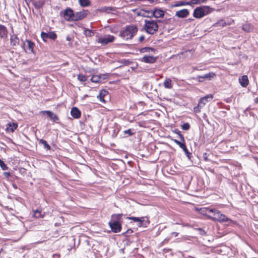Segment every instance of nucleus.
Segmentation results:
<instances>
[{"label":"nucleus","instance_id":"72a5a7b5","mask_svg":"<svg viewBox=\"0 0 258 258\" xmlns=\"http://www.w3.org/2000/svg\"><path fill=\"white\" fill-rule=\"evenodd\" d=\"M77 79L79 81L82 82H86L87 80V77L82 74H79L77 76Z\"/></svg>","mask_w":258,"mask_h":258},{"label":"nucleus","instance_id":"dca6fc26","mask_svg":"<svg viewBox=\"0 0 258 258\" xmlns=\"http://www.w3.org/2000/svg\"><path fill=\"white\" fill-rule=\"evenodd\" d=\"M20 40L16 34H13L10 36V45L14 48L18 46Z\"/></svg>","mask_w":258,"mask_h":258},{"label":"nucleus","instance_id":"f8f14e48","mask_svg":"<svg viewBox=\"0 0 258 258\" xmlns=\"http://www.w3.org/2000/svg\"><path fill=\"white\" fill-rule=\"evenodd\" d=\"M88 14V10H82L80 12L74 13V21L81 20L87 17Z\"/></svg>","mask_w":258,"mask_h":258},{"label":"nucleus","instance_id":"a211bd4d","mask_svg":"<svg viewBox=\"0 0 258 258\" xmlns=\"http://www.w3.org/2000/svg\"><path fill=\"white\" fill-rule=\"evenodd\" d=\"M139 219L140 220L138 224L139 227L143 226L147 227L150 224V222L148 217L147 216L139 217Z\"/></svg>","mask_w":258,"mask_h":258},{"label":"nucleus","instance_id":"4be33fe9","mask_svg":"<svg viewBox=\"0 0 258 258\" xmlns=\"http://www.w3.org/2000/svg\"><path fill=\"white\" fill-rule=\"evenodd\" d=\"M71 114L74 118H79L81 115L80 110L76 107H73L71 110Z\"/></svg>","mask_w":258,"mask_h":258},{"label":"nucleus","instance_id":"20e7f679","mask_svg":"<svg viewBox=\"0 0 258 258\" xmlns=\"http://www.w3.org/2000/svg\"><path fill=\"white\" fill-rule=\"evenodd\" d=\"M158 22H160V21L145 20L143 28V30L149 34L153 35L155 34L158 31L159 28Z\"/></svg>","mask_w":258,"mask_h":258},{"label":"nucleus","instance_id":"2eb2a0df","mask_svg":"<svg viewBox=\"0 0 258 258\" xmlns=\"http://www.w3.org/2000/svg\"><path fill=\"white\" fill-rule=\"evenodd\" d=\"M172 141L176 144L178 145L179 147L183 150L185 154H187L189 153L185 144L184 138H183V140H180V141H179L176 139H172Z\"/></svg>","mask_w":258,"mask_h":258},{"label":"nucleus","instance_id":"79ce46f5","mask_svg":"<svg viewBox=\"0 0 258 258\" xmlns=\"http://www.w3.org/2000/svg\"><path fill=\"white\" fill-rule=\"evenodd\" d=\"M145 39V36L144 35L141 36L139 38V41L140 42H142Z\"/></svg>","mask_w":258,"mask_h":258},{"label":"nucleus","instance_id":"bb28decb","mask_svg":"<svg viewBox=\"0 0 258 258\" xmlns=\"http://www.w3.org/2000/svg\"><path fill=\"white\" fill-rule=\"evenodd\" d=\"M163 86L166 89H171L173 87V83L171 79L166 78L163 82Z\"/></svg>","mask_w":258,"mask_h":258},{"label":"nucleus","instance_id":"cd10ccee","mask_svg":"<svg viewBox=\"0 0 258 258\" xmlns=\"http://www.w3.org/2000/svg\"><path fill=\"white\" fill-rule=\"evenodd\" d=\"M44 214H42V210L41 209H37L34 211L33 217L36 218H43Z\"/></svg>","mask_w":258,"mask_h":258},{"label":"nucleus","instance_id":"423d86ee","mask_svg":"<svg viewBox=\"0 0 258 258\" xmlns=\"http://www.w3.org/2000/svg\"><path fill=\"white\" fill-rule=\"evenodd\" d=\"M213 98V95L211 94L202 97L200 99L198 105L194 108V112L195 113H200L201 111V109L204 107L208 102L211 101Z\"/></svg>","mask_w":258,"mask_h":258},{"label":"nucleus","instance_id":"412c9836","mask_svg":"<svg viewBox=\"0 0 258 258\" xmlns=\"http://www.w3.org/2000/svg\"><path fill=\"white\" fill-rule=\"evenodd\" d=\"M106 75H93L90 79L91 81L93 83H100L101 82L102 79H104L105 78L104 77Z\"/></svg>","mask_w":258,"mask_h":258},{"label":"nucleus","instance_id":"e433bc0d","mask_svg":"<svg viewBox=\"0 0 258 258\" xmlns=\"http://www.w3.org/2000/svg\"><path fill=\"white\" fill-rule=\"evenodd\" d=\"M126 219L128 220H131L134 222H139V217H127L126 218Z\"/></svg>","mask_w":258,"mask_h":258},{"label":"nucleus","instance_id":"ea45409f","mask_svg":"<svg viewBox=\"0 0 258 258\" xmlns=\"http://www.w3.org/2000/svg\"><path fill=\"white\" fill-rule=\"evenodd\" d=\"M204 0H191V2L193 4H200L201 3H204Z\"/></svg>","mask_w":258,"mask_h":258},{"label":"nucleus","instance_id":"a18cd8bd","mask_svg":"<svg viewBox=\"0 0 258 258\" xmlns=\"http://www.w3.org/2000/svg\"><path fill=\"white\" fill-rule=\"evenodd\" d=\"M26 4H27V5H29V4L32 1V0H24Z\"/></svg>","mask_w":258,"mask_h":258},{"label":"nucleus","instance_id":"c85d7f7f","mask_svg":"<svg viewBox=\"0 0 258 258\" xmlns=\"http://www.w3.org/2000/svg\"><path fill=\"white\" fill-rule=\"evenodd\" d=\"M141 53H146V52H155L156 51V49L154 48L150 47H145L141 48L140 50Z\"/></svg>","mask_w":258,"mask_h":258},{"label":"nucleus","instance_id":"de8ad7c7","mask_svg":"<svg viewBox=\"0 0 258 258\" xmlns=\"http://www.w3.org/2000/svg\"><path fill=\"white\" fill-rule=\"evenodd\" d=\"M255 102L256 103H258V98H255Z\"/></svg>","mask_w":258,"mask_h":258},{"label":"nucleus","instance_id":"1a4fd4ad","mask_svg":"<svg viewBox=\"0 0 258 258\" xmlns=\"http://www.w3.org/2000/svg\"><path fill=\"white\" fill-rule=\"evenodd\" d=\"M35 43L30 40L26 39L25 42L23 43V48L25 51L29 53H34V47Z\"/></svg>","mask_w":258,"mask_h":258},{"label":"nucleus","instance_id":"8fccbe9b","mask_svg":"<svg viewBox=\"0 0 258 258\" xmlns=\"http://www.w3.org/2000/svg\"><path fill=\"white\" fill-rule=\"evenodd\" d=\"M9 174H10V173H7V175H9Z\"/></svg>","mask_w":258,"mask_h":258},{"label":"nucleus","instance_id":"9d476101","mask_svg":"<svg viewBox=\"0 0 258 258\" xmlns=\"http://www.w3.org/2000/svg\"><path fill=\"white\" fill-rule=\"evenodd\" d=\"M115 39V38L114 36L111 35H107L104 37H99L97 42L103 45H106L109 43L113 42Z\"/></svg>","mask_w":258,"mask_h":258},{"label":"nucleus","instance_id":"a878e982","mask_svg":"<svg viewBox=\"0 0 258 258\" xmlns=\"http://www.w3.org/2000/svg\"><path fill=\"white\" fill-rule=\"evenodd\" d=\"M215 76V73L211 72L204 76H198L197 78L200 82H203L206 79L213 78Z\"/></svg>","mask_w":258,"mask_h":258},{"label":"nucleus","instance_id":"aec40b11","mask_svg":"<svg viewBox=\"0 0 258 258\" xmlns=\"http://www.w3.org/2000/svg\"><path fill=\"white\" fill-rule=\"evenodd\" d=\"M45 0H37L32 2V5L34 8L39 10L42 8L45 4Z\"/></svg>","mask_w":258,"mask_h":258},{"label":"nucleus","instance_id":"58836bf2","mask_svg":"<svg viewBox=\"0 0 258 258\" xmlns=\"http://www.w3.org/2000/svg\"><path fill=\"white\" fill-rule=\"evenodd\" d=\"M174 133L177 134L179 137L180 140H183L184 136L181 134V132L178 130H175Z\"/></svg>","mask_w":258,"mask_h":258},{"label":"nucleus","instance_id":"ddd939ff","mask_svg":"<svg viewBox=\"0 0 258 258\" xmlns=\"http://www.w3.org/2000/svg\"><path fill=\"white\" fill-rule=\"evenodd\" d=\"M157 56H154L153 55H145L140 58V61L146 63H154L156 62L157 60Z\"/></svg>","mask_w":258,"mask_h":258},{"label":"nucleus","instance_id":"a19ab883","mask_svg":"<svg viewBox=\"0 0 258 258\" xmlns=\"http://www.w3.org/2000/svg\"><path fill=\"white\" fill-rule=\"evenodd\" d=\"M125 134H128L129 136H132L134 134V133L132 132V130L128 129L124 131Z\"/></svg>","mask_w":258,"mask_h":258},{"label":"nucleus","instance_id":"f704fd0d","mask_svg":"<svg viewBox=\"0 0 258 258\" xmlns=\"http://www.w3.org/2000/svg\"><path fill=\"white\" fill-rule=\"evenodd\" d=\"M84 34L85 35V36L88 37H92L94 35L93 31L87 28L85 29L84 31Z\"/></svg>","mask_w":258,"mask_h":258},{"label":"nucleus","instance_id":"4c0bfd02","mask_svg":"<svg viewBox=\"0 0 258 258\" xmlns=\"http://www.w3.org/2000/svg\"><path fill=\"white\" fill-rule=\"evenodd\" d=\"M0 166L3 170H7L8 169V167L6 164L1 159H0Z\"/></svg>","mask_w":258,"mask_h":258},{"label":"nucleus","instance_id":"f03ea898","mask_svg":"<svg viewBox=\"0 0 258 258\" xmlns=\"http://www.w3.org/2000/svg\"><path fill=\"white\" fill-rule=\"evenodd\" d=\"M138 28L135 25H126L120 32L119 36L125 40L132 39L136 35Z\"/></svg>","mask_w":258,"mask_h":258},{"label":"nucleus","instance_id":"c756f323","mask_svg":"<svg viewBox=\"0 0 258 258\" xmlns=\"http://www.w3.org/2000/svg\"><path fill=\"white\" fill-rule=\"evenodd\" d=\"M226 25H227V23L224 20L220 19V20H219L216 23L214 24L213 26L214 27H219V26L223 27L225 26Z\"/></svg>","mask_w":258,"mask_h":258},{"label":"nucleus","instance_id":"37998d69","mask_svg":"<svg viewBox=\"0 0 258 258\" xmlns=\"http://www.w3.org/2000/svg\"><path fill=\"white\" fill-rule=\"evenodd\" d=\"M179 4L180 5V6H185V5H188L189 3H188V2H180Z\"/></svg>","mask_w":258,"mask_h":258},{"label":"nucleus","instance_id":"39448f33","mask_svg":"<svg viewBox=\"0 0 258 258\" xmlns=\"http://www.w3.org/2000/svg\"><path fill=\"white\" fill-rule=\"evenodd\" d=\"M210 9L208 6L197 7L194 11L193 16L197 19L202 18L211 13Z\"/></svg>","mask_w":258,"mask_h":258},{"label":"nucleus","instance_id":"09e8293b","mask_svg":"<svg viewBox=\"0 0 258 258\" xmlns=\"http://www.w3.org/2000/svg\"><path fill=\"white\" fill-rule=\"evenodd\" d=\"M231 24V23H228L227 24V25H230Z\"/></svg>","mask_w":258,"mask_h":258},{"label":"nucleus","instance_id":"7c9ffc66","mask_svg":"<svg viewBox=\"0 0 258 258\" xmlns=\"http://www.w3.org/2000/svg\"><path fill=\"white\" fill-rule=\"evenodd\" d=\"M242 29L246 32H250L252 30V27L251 25L248 23H246L243 25Z\"/></svg>","mask_w":258,"mask_h":258},{"label":"nucleus","instance_id":"b1692460","mask_svg":"<svg viewBox=\"0 0 258 258\" xmlns=\"http://www.w3.org/2000/svg\"><path fill=\"white\" fill-rule=\"evenodd\" d=\"M189 15V11L187 9H184L178 11L176 13V16L179 18H185Z\"/></svg>","mask_w":258,"mask_h":258},{"label":"nucleus","instance_id":"9b49d317","mask_svg":"<svg viewBox=\"0 0 258 258\" xmlns=\"http://www.w3.org/2000/svg\"><path fill=\"white\" fill-rule=\"evenodd\" d=\"M41 37L44 41L46 42L48 39H50L53 40H55L57 38V35L53 31L49 32L48 33L41 32Z\"/></svg>","mask_w":258,"mask_h":258},{"label":"nucleus","instance_id":"c03bdc74","mask_svg":"<svg viewBox=\"0 0 258 258\" xmlns=\"http://www.w3.org/2000/svg\"><path fill=\"white\" fill-rule=\"evenodd\" d=\"M171 234L172 235V236L177 237L178 235V233L176 232H173L171 233Z\"/></svg>","mask_w":258,"mask_h":258},{"label":"nucleus","instance_id":"5701e85b","mask_svg":"<svg viewBox=\"0 0 258 258\" xmlns=\"http://www.w3.org/2000/svg\"><path fill=\"white\" fill-rule=\"evenodd\" d=\"M108 94V92L105 89L100 90L99 95L97 96V98L99 99L100 102L105 103L106 101L104 99L105 96Z\"/></svg>","mask_w":258,"mask_h":258},{"label":"nucleus","instance_id":"f257e3e1","mask_svg":"<svg viewBox=\"0 0 258 258\" xmlns=\"http://www.w3.org/2000/svg\"><path fill=\"white\" fill-rule=\"evenodd\" d=\"M205 214L209 219L215 221L224 222L229 220L225 215L221 213L219 210L215 208H206Z\"/></svg>","mask_w":258,"mask_h":258},{"label":"nucleus","instance_id":"2f4dec72","mask_svg":"<svg viewBox=\"0 0 258 258\" xmlns=\"http://www.w3.org/2000/svg\"><path fill=\"white\" fill-rule=\"evenodd\" d=\"M39 144H42L44 146V148L45 149H46L47 150H50L51 149L50 145L47 143V142L45 140L43 139H40L39 140Z\"/></svg>","mask_w":258,"mask_h":258},{"label":"nucleus","instance_id":"c9c22d12","mask_svg":"<svg viewBox=\"0 0 258 258\" xmlns=\"http://www.w3.org/2000/svg\"><path fill=\"white\" fill-rule=\"evenodd\" d=\"M190 127V125L188 122H185L181 125V128L184 131L188 130Z\"/></svg>","mask_w":258,"mask_h":258},{"label":"nucleus","instance_id":"6ab92c4d","mask_svg":"<svg viewBox=\"0 0 258 258\" xmlns=\"http://www.w3.org/2000/svg\"><path fill=\"white\" fill-rule=\"evenodd\" d=\"M8 31L7 27L0 24V38L2 39H6L8 37Z\"/></svg>","mask_w":258,"mask_h":258},{"label":"nucleus","instance_id":"6e6552de","mask_svg":"<svg viewBox=\"0 0 258 258\" xmlns=\"http://www.w3.org/2000/svg\"><path fill=\"white\" fill-rule=\"evenodd\" d=\"M147 12L150 14L147 17L149 18L155 17L156 18H163L165 14V12L160 9H155L154 10H149Z\"/></svg>","mask_w":258,"mask_h":258},{"label":"nucleus","instance_id":"3c124183","mask_svg":"<svg viewBox=\"0 0 258 258\" xmlns=\"http://www.w3.org/2000/svg\"><path fill=\"white\" fill-rule=\"evenodd\" d=\"M9 174H10V173H7V175H9Z\"/></svg>","mask_w":258,"mask_h":258},{"label":"nucleus","instance_id":"f3484780","mask_svg":"<svg viewBox=\"0 0 258 258\" xmlns=\"http://www.w3.org/2000/svg\"><path fill=\"white\" fill-rule=\"evenodd\" d=\"M40 113L42 114H46L48 117L50 118V119L55 122L59 120V117L57 115L53 113L52 112L49 110L42 111L40 112Z\"/></svg>","mask_w":258,"mask_h":258},{"label":"nucleus","instance_id":"7ed1b4c3","mask_svg":"<svg viewBox=\"0 0 258 258\" xmlns=\"http://www.w3.org/2000/svg\"><path fill=\"white\" fill-rule=\"evenodd\" d=\"M122 214H113L111 216V220L109 222V225L111 230L114 233L120 232L121 230V222Z\"/></svg>","mask_w":258,"mask_h":258},{"label":"nucleus","instance_id":"473e14b6","mask_svg":"<svg viewBox=\"0 0 258 258\" xmlns=\"http://www.w3.org/2000/svg\"><path fill=\"white\" fill-rule=\"evenodd\" d=\"M79 2L80 5L83 7H88L91 4L89 0H79Z\"/></svg>","mask_w":258,"mask_h":258},{"label":"nucleus","instance_id":"0eeeda50","mask_svg":"<svg viewBox=\"0 0 258 258\" xmlns=\"http://www.w3.org/2000/svg\"><path fill=\"white\" fill-rule=\"evenodd\" d=\"M60 16H62L67 21H74V12L70 8H66L63 12H60Z\"/></svg>","mask_w":258,"mask_h":258},{"label":"nucleus","instance_id":"49530a36","mask_svg":"<svg viewBox=\"0 0 258 258\" xmlns=\"http://www.w3.org/2000/svg\"><path fill=\"white\" fill-rule=\"evenodd\" d=\"M174 6H175V7H179V6H180V4H179V3H178V4H175V5H174Z\"/></svg>","mask_w":258,"mask_h":258},{"label":"nucleus","instance_id":"393cba45","mask_svg":"<svg viewBox=\"0 0 258 258\" xmlns=\"http://www.w3.org/2000/svg\"><path fill=\"white\" fill-rule=\"evenodd\" d=\"M239 82L243 87H246L249 84V80L246 75H243L239 79Z\"/></svg>","mask_w":258,"mask_h":258},{"label":"nucleus","instance_id":"4468645a","mask_svg":"<svg viewBox=\"0 0 258 258\" xmlns=\"http://www.w3.org/2000/svg\"><path fill=\"white\" fill-rule=\"evenodd\" d=\"M18 127V124L17 122H9L6 124L5 131L7 133H13Z\"/></svg>","mask_w":258,"mask_h":258}]
</instances>
